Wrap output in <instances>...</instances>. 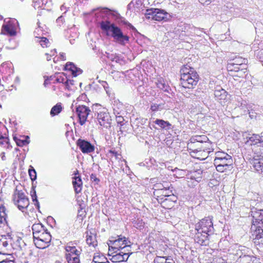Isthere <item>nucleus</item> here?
<instances>
[{
    "mask_svg": "<svg viewBox=\"0 0 263 263\" xmlns=\"http://www.w3.org/2000/svg\"><path fill=\"white\" fill-rule=\"evenodd\" d=\"M74 174L75 176L72 178V184L75 193L79 194L82 191L83 182L81 177L79 175L77 176V175H79L78 170L74 173Z\"/></svg>",
    "mask_w": 263,
    "mask_h": 263,
    "instance_id": "nucleus-16",
    "label": "nucleus"
},
{
    "mask_svg": "<svg viewBox=\"0 0 263 263\" xmlns=\"http://www.w3.org/2000/svg\"><path fill=\"white\" fill-rule=\"evenodd\" d=\"M155 21L166 22L171 18V15L164 10L156 8Z\"/></svg>",
    "mask_w": 263,
    "mask_h": 263,
    "instance_id": "nucleus-15",
    "label": "nucleus"
},
{
    "mask_svg": "<svg viewBox=\"0 0 263 263\" xmlns=\"http://www.w3.org/2000/svg\"><path fill=\"white\" fill-rule=\"evenodd\" d=\"M257 57L259 61L262 63V66H263V49H260L257 52Z\"/></svg>",
    "mask_w": 263,
    "mask_h": 263,
    "instance_id": "nucleus-51",
    "label": "nucleus"
},
{
    "mask_svg": "<svg viewBox=\"0 0 263 263\" xmlns=\"http://www.w3.org/2000/svg\"><path fill=\"white\" fill-rule=\"evenodd\" d=\"M227 70L233 74H236L239 69V67H227Z\"/></svg>",
    "mask_w": 263,
    "mask_h": 263,
    "instance_id": "nucleus-50",
    "label": "nucleus"
},
{
    "mask_svg": "<svg viewBox=\"0 0 263 263\" xmlns=\"http://www.w3.org/2000/svg\"><path fill=\"white\" fill-rule=\"evenodd\" d=\"M168 184L169 183H165V184L159 183L155 184L153 187L154 189V195L159 196V193L164 189L170 188Z\"/></svg>",
    "mask_w": 263,
    "mask_h": 263,
    "instance_id": "nucleus-26",
    "label": "nucleus"
},
{
    "mask_svg": "<svg viewBox=\"0 0 263 263\" xmlns=\"http://www.w3.org/2000/svg\"><path fill=\"white\" fill-rule=\"evenodd\" d=\"M0 139H2L3 140V141H0L1 144H3L4 142L8 143V138H5L1 134H0Z\"/></svg>",
    "mask_w": 263,
    "mask_h": 263,
    "instance_id": "nucleus-59",
    "label": "nucleus"
},
{
    "mask_svg": "<svg viewBox=\"0 0 263 263\" xmlns=\"http://www.w3.org/2000/svg\"><path fill=\"white\" fill-rule=\"evenodd\" d=\"M156 8H151L146 10L145 13V17L146 19H152L155 20V14Z\"/></svg>",
    "mask_w": 263,
    "mask_h": 263,
    "instance_id": "nucleus-32",
    "label": "nucleus"
},
{
    "mask_svg": "<svg viewBox=\"0 0 263 263\" xmlns=\"http://www.w3.org/2000/svg\"><path fill=\"white\" fill-rule=\"evenodd\" d=\"M86 241L89 246H92L93 247H95L97 245V241L95 236L87 235Z\"/></svg>",
    "mask_w": 263,
    "mask_h": 263,
    "instance_id": "nucleus-34",
    "label": "nucleus"
},
{
    "mask_svg": "<svg viewBox=\"0 0 263 263\" xmlns=\"http://www.w3.org/2000/svg\"><path fill=\"white\" fill-rule=\"evenodd\" d=\"M115 253L116 254L112 255L110 258L111 261L114 262L126 261L127 260L129 255L132 254V253H126L125 250L124 251L120 250Z\"/></svg>",
    "mask_w": 263,
    "mask_h": 263,
    "instance_id": "nucleus-14",
    "label": "nucleus"
},
{
    "mask_svg": "<svg viewBox=\"0 0 263 263\" xmlns=\"http://www.w3.org/2000/svg\"><path fill=\"white\" fill-rule=\"evenodd\" d=\"M252 164L257 171L263 172V156H256L254 157Z\"/></svg>",
    "mask_w": 263,
    "mask_h": 263,
    "instance_id": "nucleus-17",
    "label": "nucleus"
},
{
    "mask_svg": "<svg viewBox=\"0 0 263 263\" xmlns=\"http://www.w3.org/2000/svg\"><path fill=\"white\" fill-rule=\"evenodd\" d=\"M90 178V180L92 181V182H95L96 183V184H98L99 183V182H100V179L97 177L96 175L95 174H91Z\"/></svg>",
    "mask_w": 263,
    "mask_h": 263,
    "instance_id": "nucleus-53",
    "label": "nucleus"
},
{
    "mask_svg": "<svg viewBox=\"0 0 263 263\" xmlns=\"http://www.w3.org/2000/svg\"><path fill=\"white\" fill-rule=\"evenodd\" d=\"M69 7H67L66 6H65V4H64L63 5H62L61 7V10L62 11H63L64 10V13L66 12V11L68 10V9H69Z\"/></svg>",
    "mask_w": 263,
    "mask_h": 263,
    "instance_id": "nucleus-63",
    "label": "nucleus"
},
{
    "mask_svg": "<svg viewBox=\"0 0 263 263\" xmlns=\"http://www.w3.org/2000/svg\"><path fill=\"white\" fill-rule=\"evenodd\" d=\"M73 242L72 241L67 243L65 248L67 252L65 255H71L72 256L80 255L81 252L79 251L75 246H73Z\"/></svg>",
    "mask_w": 263,
    "mask_h": 263,
    "instance_id": "nucleus-19",
    "label": "nucleus"
},
{
    "mask_svg": "<svg viewBox=\"0 0 263 263\" xmlns=\"http://www.w3.org/2000/svg\"><path fill=\"white\" fill-rule=\"evenodd\" d=\"M107 261H108L107 258L103 255H100L99 253H96L94 254L91 263H102Z\"/></svg>",
    "mask_w": 263,
    "mask_h": 263,
    "instance_id": "nucleus-29",
    "label": "nucleus"
},
{
    "mask_svg": "<svg viewBox=\"0 0 263 263\" xmlns=\"http://www.w3.org/2000/svg\"><path fill=\"white\" fill-rule=\"evenodd\" d=\"M4 201L0 197V223L6 221L7 218L6 209L4 205Z\"/></svg>",
    "mask_w": 263,
    "mask_h": 263,
    "instance_id": "nucleus-27",
    "label": "nucleus"
},
{
    "mask_svg": "<svg viewBox=\"0 0 263 263\" xmlns=\"http://www.w3.org/2000/svg\"><path fill=\"white\" fill-rule=\"evenodd\" d=\"M209 138L205 135H196L191 138L190 142L206 143L210 142Z\"/></svg>",
    "mask_w": 263,
    "mask_h": 263,
    "instance_id": "nucleus-25",
    "label": "nucleus"
},
{
    "mask_svg": "<svg viewBox=\"0 0 263 263\" xmlns=\"http://www.w3.org/2000/svg\"><path fill=\"white\" fill-rule=\"evenodd\" d=\"M2 238L5 240H12V233H8L6 235L2 236Z\"/></svg>",
    "mask_w": 263,
    "mask_h": 263,
    "instance_id": "nucleus-55",
    "label": "nucleus"
},
{
    "mask_svg": "<svg viewBox=\"0 0 263 263\" xmlns=\"http://www.w3.org/2000/svg\"><path fill=\"white\" fill-rule=\"evenodd\" d=\"M15 20H11L6 24L2 26L1 34H7L9 36H14L16 34V30L15 28Z\"/></svg>",
    "mask_w": 263,
    "mask_h": 263,
    "instance_id": "nucleus-12",
    "label": "nucleus"
},
{
    "mask_svg": "<svg viewBox=\"0 0 263 263\" xmlns=\"http://www.w3.org/2000/svg\"><path fill=\"white\" fill-rule=\"evenodd\" d=\"M259 135L258 134H248L246 136V139H247V140L245 143L246 144L250 145H257L259 144Z\"/></svg>",
    "mask_w": 263,
    "mask_h": 263,
    "instance_id": "nucleus-21",
    "label": "nucleus"
},
{
    "mask_svg": "<svg viewBox=\"0 0 263 263\" xmlns=\"http://www.w3.org/2000/svg\"><path fill=\"white\" fill-rule=\"evenodd\" d=\"M128 242L130 241L125 237L117 235L116 237H110L107 244L109 247L113 248V250H116L115 252H117L120 250L122 251L127 247H129L130 246L128 245Z\"/></svg>",
    "mask_w": 263,
    "mask_h": 263,
    "instance_id": "nucleus-6",
    "label": "nucleus"
},
{
    "mask_svg": "<svg viewBox=\"0 0 263 263\" xmlns=\"http://www.w3.org/2000/svg\"><path fill=\"white\" fill-rule=\"evenodd\" d=\"M29 175L32 181L36 180V172L33 167H31V168L29 169Z\"/></svg>",
    "mask_w": 263,
    "mask_h": 263,
    "instance_id": "nucleus-40",
    "label": "nucleus"
},
{
    "mask_svg": "<svg viewBox=\"0 0 263 263\" xmlns=\"http://www.w3.org/2000/svg\"><path fill=\"white\" fill-rule=\"evenodd\" d=\"M231 156L228 155L227 153L223 152H218L216 153V156L215 159H223L225 158H227V159H229L231 158Z\"/></svg>",
    "mask_w": 263,
    "mask_h": 263,
    "instance_id": "nucleus-42",
    "label": "nucleus"
},
{
    "mask_svg": "<svg viewBox=\"0 0 263 263\" xmlns=\"http://www.w3.org/2000/svg\"><path fill=\"white\" fill-rule=\"evenodd\" d=\"M116 121L118 124H120L121 126H122L123 125V122L124 121V119L123 117L122 116H118L116 118Z\"/></svg>",
    "mask_w": 263,
    "mask_h": 263,
    "instance_id": "nucleus-54",
    "label": "nucleus"
},
{
    "mask_svg": "<svg viewBox=\"0 0 263 263\" xmlns=\"http://www.w3.org/2000/svg\"><path fill=\"white\" fill-rule=\"evenodd\" d=\"M67 71V73H56L55 80L58 83H62L65 84L67 89H69V81L67 75H72L73 77H76L81 74L83 71L78 67H64L63 69Z\"/></svg>",
    "mask_w": 263,
    "mask_h": 263,
    "instance_id": "nucleus-5",
    "label": "nucleus"
},
{
    "mask_svg": "<svg viewBox=\"0 0 263 263\" xmlns=\"http://www.w3.org/2000/svg\"><path fill=\"white\" fill-rule=\"evenodd\" d=\"M96 118L101 126L106 128L111 126V117L106 108H102L101 110L95 114V117Z\"/></svg>",
    "mask_w": 263,
    "mask_h": 263,
    "instance_id": "nucleus-8",
    "label": "nucleus"
},
{
    "mask_svg": "<svg viewBox=\"0 0 263 263\" xmlns=\"http://www.w3.org/2000/svg\"><path fill=\"white\" fill-rule=\"evenodd\" d=\"M253 223L255 230L252 234L254 242L256 245L263 247V209L252 211Z\"/></svg>",
    "mask_w": 263,
    "mask_h": 263,
    "instance_id": "nucleus-3",
    "label": "nucleus"
},
{
    "mask_svg": "<svg viewBox=\"0 0 263 263\" xmlns=\"http://www.w3.org/2000/svg\"><path fill=\"white\" fill-rule=\"evenodd\" d=\"M154 123L162 129L168 130L172 128L171 123L162 119H157L154 121Z\"/></svg>",
    "mask_w": 263,
    "mask_h": 263,
    "instance_id": "nucleus-28",
    "label": "nucleus"
},
{
    "mask_svg": "<svg viewBox=\"0 0 263 263\" xmlns=\"http://www.w3.org/2000/svg\"><path fill=\"white\" fill-rule=\"evenodd\" d=\"M99 82L104 87V88L106 91V92H107V89L109 88L107 83L106 81H100V80L99 81Z\"/></svg>",
    "mask_w": 263,
    "mask_h": 263,
    "instance_id": "nucleus-56",
    "label": "nucleus"
},
{
    "mask_svg": "<svg viewBox=\"0 0 263 263\" xmlns=\"http://www.w3.org/2000/svg\"><path fill=\"white\" fill-rule=\"evenodd\" d=\"M33 238L40 234H43L47 231V229L41 223H34L32 226Z\"/></svg>",
    "mask_w": 263,
    "mask_h": 263,
    "instance_id": "nucleus-20",
    "label": "nucleus"
},
{
    "mask_svg": "<svg viewBox=\"0 0 263 263\" xmlns=\"http://www.w3.org/2000/svg\"><path fill=\"white\" fill-rule=\"evenodd\" d=\"M108 255L112 256V255H113L112 254L115 253V251L116 250H113V248H111L112 247H111L108 246Z\"/></svg>",
    "mask_w": 263,
    "mask_h": 263,
    "instance_id": "nucleus-62",
    "label": "nucleus"
},
{
    "mask_svg": "<svg viewBox=\"0 0 263 263\" xmlns=\"http://www.w3.org/2000/svg\"><path fill=\"white\" fill-rule=\"evenodd\" d=\"M9 255H12L7 253H2L1 252H0V263H2L3 261L7 260V259H8V256Z\"/></svg>",
    "mask_w": 263,
    "mask_h": 263,
    "instance_id": "nucleus-48",
    "label": "nucleus"
},
{
    "mask_svg": "<svg viewBox=\"0 0 263 263\" xmlns=\"http://www.w3.org/2000/svg\"><path fill=\"white\" fill-rule=\"evenodd\" d=\"M214 233L212 218L205 217L195 224L194 239L195 241L201 246L209 245V237Z\"/></svg>",
    "mask_w": 263,
    "mask_h": 263,
    "instance_id": "nucleus-2",
    "label": "nucleus"
},
{
    "mask_svg": "<svg viewBox=\"0 0 263 263\" xmlns=\"http://www.w3.org/2000/svg\"><path fill=\"white\" fill-rule=\"evenodd\" d=\"M106 53L107 54V58L112 62L115 61L117 63L118 61L119 60V58L116 54H110L109 53Z\"/></svg>",
    "mask_w": 263,
    "mask_h": 263,
    "instance_id": "nucleus-47",
    "label": "nucleus"
},
{
    "mask_svg": "<svg viewBox=\"0 0 263 263\" xmlns=\"http://www.w3.org/2000/svg\"><path fill=\"white\" fill-rule=\"evenodd\" d=\"M198 1L203 5H208L211 3L212 0H198Z\"/></svg>",
    "mask_w": 263,
    "mask_h": 263,
    "instance_id": "nucleus-58",
    "label": "nucleus"
},
{
    "mask_svg": "<svg viewBox=\"0 0 263 263\" xmlns=\"http://www.w3.org/2000/svg\"><path fill=\"white\" fill-rule=\"evenodd\" d=\"M62 110V107L61 104H57L53 106L50 110V114L51 116H54L58 115Z\"/></svg>",
    "mask_w": 263,
    "mask_h": 263,
    "instance_id": "nucleus-33",
    "label": "nucleus"
},
{
    "mask_svg": "<svg viewBox=\"0 0 263 263\" xmlns=\"http://www.w3.org/2000/svg\"><path fill=\"white\" fill-rule=\"evenodd\" d=\"M124 24L128 26L130 28V29L133 30V31L136 30V28L130 23L127 22H124Z\"/></svg>",
    "mask_w": 263,
    "mask_h": 263,
    "instance_id": "nucleus-60",
    "label": "nucleus"
},
{
    "mask_svg": "<svg viewBox=\"0 0 263 263\" xmlns=\"http://www.w3.org/2000/svg\"><path fill=\"white\" fill-rule=\"evenodd\" d=\"M13 200L14 204L16 205L18 209L22 212H24V210L27 208L29 205L28 198L24 192L16 189L13 194Z\"/></svg>",
    "mask_w": 263,
    "mask_h": 263,
    "instance_id": "nucleus-7",
    "label": "nucleus"
},
{
    "mask_svg": "<svg viewBox=\"0 0 263 263\" xmlns=\"http://www.w3.org/2000/svg\"><path fill=\"white\" fill-rule=\"evenodd\" d=\"M216 170L219 172H223L229 168V167L223 166L222 165L214 164Z\"/></svg>",
    "mask_w": 263,
    "mask_h": 263,
    "instance_id": "nucleus-49",
    "label": "nucleus"
},
{
    "mask_svg": "<svg viewBox=\"0 0 263 263\" xmlns=\"http://www.w3.org/2000/svg\"><path fill=\"white\" fill-rule=\"evenodd\" d=\"M33 7L36 8H40L45 3H46V1L44 0H33Z\"/></svg>",
    "mask_w": 263,
    "mask_h": 263,
    "instance_id": "nucleus-39",
    "label": "nucleus"
},
{
    "mask_svg": "<svg viewBox=\"0 0 263 263\" xmlns=\"http://www.w3.org/2000/svg\"><path fill=\"white\" fill-rule=\"evenodd\" d=\"M156 85L158 88L163 90L164 91L168 92L169 86L165 84L162 79H160L156 82Z\"/></svg>",
    "mask_w": 263,
    "mask_h": 263,
    "instance_id": "nucleus-31",
    "label": "nucleus"
},
{
    "mask_svg": "<svg viewBox=\"0 0 263 263\" xmlns=\"http://www.w3.org/2000/svg\"><path fill=\"white\" fill-rule=\"evenodd\" d=\"M111 16L116 21L122 19L123 17L117 10L109 9L107 7L101 8L98 14V17H101L102 20L98 24L101 30L106 33L107 36L114 39V41L121 45L125 46L129 43V37L124 34L122 29L115 23L109 20V17Z\"/></svg>",
    "mask_w": 263,
    "mask_h": 263,
    "instance_id": "nucleus-1",
    "label": "nucleus"
},
{
    "mask_svg": "<svg viewBox=\"0 0 263 263\" xmlns=\"http://www.w3.org/2000/svg\"><path fill=\"white\" fill-rule=\"evenodd\" d=\"M214 96L217 100L220 101V103L224 102V101L227 100V92L221 87L216 88L214 91Z\"/></svg>",
    "mask_w": 263,
    "mask_h": 263,
    "instance_id": "nucleus-18",
    "label": "nucleus"
},
{
    "mask_svg": "<svg viewBox=\"0 0 263 263\" xmlns=\"http://www.w3.org/2000/svg\"><path fill=\"white\" fill-rule=\"evenodd\" d=\"M33 239H39V240H41L42 241L44 240V236L43 233L39 234V235L36 236Z\"/></svg>",
    "mask_w": 263,
    "mask_h": 263,
    "instance_id": "nucleus-61",
    "label": "nucleus"
},
{
    "mask_svg": "<svg viewBox=\"0 0 263 263\" xmlns=\"http://www.w3.org/2000/svg\"><path fill=\"white\" fill-rule=\"evenodd\" d=\"M65 258L68 263H80V255L72 256L71 255H65Z\"/></svg>",
    "mask_w": 263,
    "mask_h": 263,
    "instance_id": "nucleus-30",
    "label": "nucleus"
},
{
    "mask_svg": "<svg viewBox=\"0 0 263 263\" xmlns=\"http://www.w3.org/2000/svg\"><path fill=\"white\" fill-rule=\"evenodd\" d=\"M247 72V68H242L239 69L238 72L236 74L231 73L233 77H238L239 78L243 77L245 76V73Z\"/></svg>",
    "mask_w": 263,
    "mask_h": 263,
    "instance_id": "nucleus-38",
    "label": "nucleus"
},
{
    "mask_svg": "<svg viewBox=\"0 0 263 263\" xmlns=\"http://www.w3.org/2000/svg\"><path fill=\"white\" fill-rule=\"evenodd\" d=\"M43 235L44 236V240H43V241L47 242L48 243H49L51 239V236L47 230L46 232L43 233Z\"/></svg>",
    "mask_w": 263,
    "mask_h": 263,
    "instance_id": "nucleus-45",
    "label": "nucleus"
},
{
    "mask_svg": "<svg viewBox=\"0 0 263 263\" xmlns=\"http://www.w3.org/2000/svg\"><path fill=\"white\" fill-rule=\"evenodd\" d=\"M133 3L131 2L128 5H127V9L128 10H132L133 7H134Z\"/></svg>",
    "mask_w": 263,
    "mask_h": 263,
    "instance_id": "nucleus-64",
    "label": "nucleus"
},
{
    "mask_svg": "<svg viewBox=\"0 0 263 263\" xmlns=\"http://www.w3.org/2000/svg\"><path fill=\"white\" fill-rule=\"evenodd\" d=\"M183 67L181 69L182 72L181 76V84L182 87L187 88H193L195 86L198 81L199 76L198 73L194 71L192 67Z\"/></svg>",
    "mask_w": 263,
    "mask_h": 263,
    "instance_id": "nucleus-4",
    "label": "nucleus"
},
{
    "mask_svg": "<svg viewBox=\"0 0 263 263\" xmlns=\"http://www.w3.org/2000/svg\"><path fill=\"white\" fill-rule=\"evenodd\" d=\"M21 137L23 139H20L17 138L16 136H13V139L16 142L17 146H23L29 143L30 141L29 140V137L28 136H21Z\"/></svg>",
    "mask_w": 263,
    "mask_h": 263,
    "instance_id": "nucleus-24",
    "label": "nucleus"
},
{
    "mask_svg": "<svg viewBox=\"0 0 263 263\" xmlns=\"http://www.w3.org/2000/svg\"><path fill=\"white\" fill-rule=\"evenodd\" d=\"M229 64L234 66H241L242 65H247L248 64V60L245 58H242L239 56L236 57L235 58H233L230 60Z\"/></svg>",
    "mask_w": 263,
    "mask_h": 263,
    "instance_id": "nucleus-22",
    "label": "nucleus"
},
{
    "mask_svg": "<svg viewBox=\"0 0 263 263\" xmlns=\"http://www.w3.org/2000/svg\"><path fill=\"white\" fill-rule=\"evenodd\" d=\"M164 104H162V103H160V104L153 103L151 105V109L153 111H158L159 110H162V109H164Z\"/></svg>",
    "mask_w": 263,
    "mask_h": 263,
    "instance_id": "nucleus-36",
    "label": "nucleus"
},
{
    "mask_svg": "<svg viewBox=\"0 0 263 263\" xmlns=\"http://www.w3.org/2000/svg\"><path fill=\"white\" fill-rule=\"evenodd\" d=\"M172 193V191H170L169 188L165 189L162 191H161L160 193L159 197H161V199H163V197H168L170 196V194Z\"/></svg>",
    "mask_w": 263,
    "mask_h": 263,
    "instance_id": "nucleus-37",
    "label": "nucleus"
},
{
    "mask_svg": "<svg viewBox=\"0 0 263 263\" xmlns=\"http://www.w3.org/2000/svg\"><path fill=\"white\" fill-rule=\"evenodd\" d=\"M77 146L84 154H89L94 152L95 146L90 142L84 139H79L76 142Z\"/></svg>",
    "mask_w": 263,
    "mask_h": 263,
    "instance_id": "nucleus-11",
    "label": "nucleus"
},
{
    "mask_svg": "<svg viewBox=\"0 0 263 263\" xmlns=\"http://www.w3.org/2000/svg\"><path fill=\"white\" fill-rule=\"evenodd\" d=\"M90 112L89 107L85 105H79L76 107V113L81 125H84L87 121V118Z\"/></svg>",
    "mask_w": 263,
    "mask_h": 263,
    "instance_id": "nucleus-10",
    "label": "nucleus"
},
{
    "mask_svg": "<svg viewBox=\"0 0 263 263\" xmlns=\"http://www.w3.org/2000/svg\"><path fill=\"white\" fill-rule=\"evenodd\" d=\"M166 257L164 256H156L154 259V263H166L167 262Z\"/></svg>",
    "mask_w": 263,
    "mask_h": 263,
    "instance_id": "nucleus-41",
    "label": "nucleus"
},
{
    "mask_svg": "<svg viewBox=\"0 0 263 263\" xmlns=\"http://www.w3.org/2000/svg\"><path fill=\"white\" fill-rule=\"evenodd\" d=\"M64 18L63 16H60L57 19V23L58 26H61L64 23Z\"/></svg>",
    "mask_w": 263,
    "mask_h": 263,
    "instance_id": "nucleus-57",
    "label": "nucleus"
},
{
    "mask_svg": "<svg viewBox=\"0 0 263 263\" xmlns=\"http://www.w3.org/2000/svg\"><path fill=\"white\" fill-rule=\"evenodd\" d=\"M39 40L37 41L40 43V44L43 47L48 46V44L49 43V41L46 37H39Z\"/></svg>",
    "mask_w": 263,
    "mask_h": 263,
    "instance_id": "nucleus-43",
    "label": "nucleus"
},
{
    "mask_svg": "<svg viewBox=\"0 0 263 263\" xmlns=\"http://www.w3.org/2000/svg\"><path fill=\"white\" fill-rule=\"evenodd\" d=\"M31 197H32L33 201L34 202L35 206H36V208L37 209H40V204H39V202L37 199V196L36 194V192L34 190H33V193L31 194Z\"/></svg>",
    "mask_w": 263,
    "mask_h": 263,
    "instance_id": "nucleus-44",
    "label": "nucleus"
},
{
    "mask_svg": "<svg viewBox=\"0 0 263 263\" xmlns=\"http://www.w3.org/2000/svg\"><path fill=\"white\" fill-rule=\"evenodd\" d=\"M34 243L36 247L40 249H44L48 246V243L39 240V239H33Z\"/></svg>",
    "mask_w": 263,
    "mask_h": 263,
    "instance_id": "nucleus-35",
    "label": "nucleus"
},
{
    "mask_svg": "<svg viewBox=\"0 0 263 263\" xmlns=\"http://www.w3.org/2000/svg\"><path fill=\"white\" fill-rule=\"evenodd\" d=\"M211 145L210 142L206 143H192L189 142L187 144V147L191 152L194 154H197L198 153L205 151H208L210 149V146Z\"/></svg>",
    "mask_w": 263,
    "mask_h": 263,
    "instance_id": "nucleus-9",
    "label": "nucleus"
},
{
    "mask_svg": "<svg viewBox=\"0 0 263 263\" xmlns=\"http://www.w3.org/2000/svg\"><path fill=\"white\" fill-rule=\"evenodd\" d=\"M241 251L240 252L241 254L239 255L237 260L238 263H261L259 258L253 255L245 254Z\"/></svg>",
    "mask_w": 263,
    "mask_h": 263,
    "instance_id": "nucleus-13",
    "label": "nucleus"
},
{
    "mask_svg": "<svg viewBox=\"0 0 263 263\" xmlns=\"http://www.w3.org/2000/svg\"><path fill=\"white\" fill-rule=\"evenodd\" d=\"M132 2L134 3V8H139L142 5V0H133Z\"/></svg>",
    "mask_w": 263,
    "mask_h": 263,
    "instance_id": "nucleus-52",
    "label": "nucleus"
},
{
    "mask_svg": "<svg viewBox=\"0 0 263 263\" xmlns=\"http://www.w3.org/2000/svg\"><path fill=\"white\" fill-rule=\"evenodd\" d=\"M12 242V240H5L2 238L0 239V246H2L4 247H7L9 243L11 245Z\"/></svg>",
    "mask_w": 263,
    "mask_h": 263,
    "instance_id": "nucleus-46",
    "label": "nucleus"
},
{
    "mask_svg": "<svg viewBox=\"0 0 263 263\" xmlns=\"http://www.w3.org/2000/svg\"><path fill=\"white\" fill-rule=\"evenodd\" d=\"M233 163V159L232 157L230 158L227 159L225 158L223 159H214V164L222 165L223 166L229 167Z\"/></svg>",
    "mask_w": 263,
    "mask_h": 263,
    "instance_id": "nucleus-23",
    "label": "nucleus"
}]
</instances>
